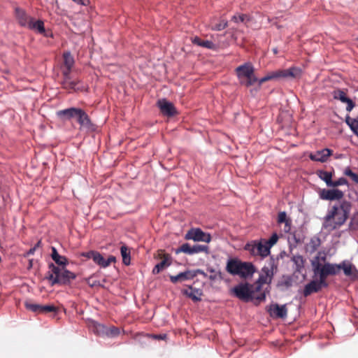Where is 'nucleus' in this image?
<instances>
[{
  "instance_id": "nucleus-30",
  "label": "nucleus",
  "mask_w": 358,
  "mask_h": 358,
  "mask_svg": "<svg viewBox=\"0 0 358 358\" xmlns=\"http://www.w3.org/2000/svg\"><path fill=\"white\" fill-rule=\"evenodd\" d=\"M64 62L67 69L65 71H69V73H70L71 69L74 64V59L69 52L64 54Z\"/></svg>"
},
{
  "instance_id": "nucleus-49",
  "label": "nucleus",
  "mask_w": 358,
  "mask_h": 358,
  "mask_svg": "<svg viewBox=\"0 0 358 358\" xmlns=\"http://www.w3.org/2000/svg\"><path fill=\"white\" fill-rule=\"evenodd\" d=\"M155 339H157V340H166V338H167V335L164 334H155V335H152V336Z\"/></svg>"
},
{
  "instance_id": "nucleus-38",
  "label": "nucleus",
  "mask_w": 358,
  "mask_h": 358,
  "mask_svg": "<svg viewBox=\"0 0 358 358\" xmlns=\"http://www.w3.org/2000/svg\"><path fill=\"white\" fill-rule=\"evenodd\" d=\"M279 238L278 235L276 233H274L272 234L271 238L268 240L266 239V244L267 245L268 248L271 250V248L276 244Z\"/></svg>"
},
{
  "instance_id": "nucleus-42",
  "label": "nucleus",
  "mask_w": 358,
  "mask_h": 358,
  "mask_svg": "<svg viewBox=\"0 0 358 358\" xmlns=\"http://www.w3.org/2000/svg\"><path fill=\"white\" fill-rule=\"evenodd\" d=\"M54 261L57 265L62 266H65L68 264V259L64 256L62 255L58 256Z\"/></svg>"
},
{
  "instance_id": "nucleus-45",
  "label": "nucleus",
  "mask_w": 358,
  "mask_h": 358,
  "mask_svg": "<svg viewBox=\"0 0 358 358\" xmlns=\"http://www.w3.org/2000/svg\"><path fill=\"white\" fill-rule=\"evenodd\" d=\"M289 220L287 218V214L285 212H280L278 215V223H285L287 222Z\"/></svg>"
},
{
  "instance_id": "nucleus-6",
  "label": "nucleus",
  "mask_w": 358,
  "mask_h": 358,
  "mask_svg": "<svg viewBox=\"0 0 358 358\" xmlns=\"http://www.w3.org/2000/svg\"><path fill=\"white\" fill-rule=\"evenodd\" d=\"M302 70L299 67H291L288 69L278 70L268 73L266 76L262 78V82H266L271 80H277L284 78H296L301 77Z\"/></svg>"
},
{
  "instance_id": "nucleus-5",
  "label": "nucleus",
  "mask_w": 358,
  "mask_h": 358,
  "mask_svg": "<svg viewBox=\"0 0 358 358\" xmlns=\"http://www.w3.org/2000/svg\"><path fill=\"white\" fill-rule=\"evenodd\" d=\"M324 266L325 268L329 270L331 273H328L329 275H335L338 274L341 269H342L344 272V274L346 276L351 277L352 278H358V270L348 261H343L341 264H331L329 262H324Z\"/></svg>"
},
{
  "instance_id": "nucleus-16",
  "label": "nucleus",
  "mask_w": 358,
  "mask_h": 358,
  "mask_svg": "<svg viewBox=\"0 0 358 358\" xmlns=\"http://www.w3.org/2000/svg\"><path fill=\"white\" fill-rule=\"evenodd\" d=\"M157 104L164 115L171 117L177 113L173 104L166 99H159Z\"/></svg>"
},
{
  "instance_id": "nucleus-1",
  "label": "nucleus",
  "mask_w": 358,
  "mask_h": 358,
  "mask_svg": "<svg viewBox=\"0 0 358 358\" xmlns=\"http://www.w3.org/2000/svg\"><path fill=\"white\" fill-rule=\"evenodd\" d=\"M276 271V260L271 257L268 261V266H264L259 272L258 279L252 285L248 282V302L250 301L257 306L265 301L266 293L264 286L271 284Z\"/></svg>"
},
{
  "instance_id": "nucleus-11",
  "label": "nucleus",
  "mask_w": 358,
  "mask_h": 358,
  "mask_svg": "<svg viewBox=\"0 0 358 358\" xmlns=\"http://www.w3.org/2000/svg\"><path fill=\"white\" fill-rule=\"evenodd\" d=\"M183 252L187 255H193L196 253L205 252L208 253V247L203 245H194L191 246L189 243H183L180 248L176 249V253Z\"/></svg>"
},
{
  "instance_id": "nucleus-12",
  "label": "nucleus",
  "mask_w": 358,
  "mask_h": 358,
  "mask_svg": "<svg viewBox=\"0 0 358 358\" xmlns=\"http://www.w3.org/2000/svg\"><path fill=\"white\" fill-rule=\"evenodd\" d=\"M83 256L86 257L88 259H92L93 261L99 264V266L105 268L108 266L112 262H115V257L113 256H110L106 260L103 258V257L98 252L96 251H90L85 254H83Z\"/></svg>"
},
{
  "instance_id": "nucleus-54",
  "label": "nucleus",
  "mask_w": 358,
  "mask_h": 358,
  "mask_svg": "<svg viewBox=\"0 0 358 358\" xmlns=\"http://www.w3.org/2000/svg\"><path fill=\"white\" fill-rule=\"evenodd\" d=\"M210 272L212 273V274L209 276V278L210 280H215L217 278V274L215 273L213 270H211Z\"/></svg>"
},
{
  "instance_id": "nucleus-4",
  "label": "nucleus",
  "mask_w": 358,
  "mask_h": 358,
  "mask_svg": "<svg viewBox=\"0 0 358 358\" xmlns=\"http://www.w3.org/2000/svg\"><path fill=\"white\" fill-rule=\"evenodd\" d=\"M76 275L64 268L56 266L53 263L49 264V271L46 278L50 282L51 285L56 284L66 285L76 279Z\"/></svg>"
},
{
  "instance_id": "nucleus-36",
  "label": "nucleus",
  "mask_w": 358,
  "mask_h": 358,
  "mask_svg": "<svg viewBox=\"0 0 358 358\" xmlns=\"http://www.w3.org/2000/svg\"><path fill=\"white\" fill-rule=\"evenodd\" d=\"M292 285V280L290 278L287 277L278 283V287L282 290L288 289Z\"/></svg>"
},
{
  "instance_id": "nucleus-35",
  "label": "nucleus",
  "mask_w": 358,
  "mask_h": 358,
  "mask_svg": "<svg viewBox=\"0 0 358 358\" xmlns=\"http://www.w3.org/2000/svg\"><path fill=\"white\" fill-rule=\"evenodd\" d=\"M120 332L119 328L115 326L107 327L105 336L110 338L116 337L120 334Z\"/></svg>"
},
{
  "instance_id": "nucleus-13",
  "label": "nucleus",
  "mask_w": 358,
  "mask_h": 358,
  "mask_svg": "<svg viewBox=\"0 0 358 358\" xmlns=\"http://www.w3.org/2000/svg\"><path fill=\"white\" fill-rule=\"evenodd\" d=\"M197 273H203L201 270L190 271L187 270L181 272L176 275H170L169 278L172 283L176 284L178 282H182L186 280H192L196 276Z\"/></svg>"
},
{
  "instance_id": "nucleus-23",
  "label": "nucleus",
  "mask_w": 358,
  "mask_h": 358,
  "mask_svg": "<svg viewBox=\"0 0 358 358\" xmlns=\"http://www.w3.org/2000/svg\"><path fill=\"white\" fill-rule=\"evenodd\" d=\"M270 310L271 314L275 315L277 317L284 318L287 316V310L285 305L274 304L271 306Z\"/></svg>"
},
{
  "instance_id": "nucleus-56",
  "label": "nucleus",
  "mask_w": 358,
  "mask_h": 358,
  "mask_svg": "<svg viewBox=\"0 0 358 358\" xmlns=\"http://www.w3.org/2000/svg\"><path fill=\"white\" fill-rule=\"evenodd\" d=\"M41 246V241H38L34 247H36V249H37L38 248H39Z\"/></svg>"
},
{
  "instance_id": "nucleus-51",
  "label": "nucleus",
  "mask_w": 358,
  "mask_h": 358,
  "mask_svg": "<svg viewBox=\"0 0 358 358\" xmlns=\"http://www.w3.org/2000/svg\"><path fill=\"white\" fill-rule=\"evenodd\" d=\"M291 229V221L288 220L285 222L284 231L288 233Z\"/></svg>"
},
{
  "instance_id": "nucleus-55",
  "label": "nucleus",
  "mask_w": 358,
  "mask_h": 358,
  "mask_svg": "<svg viewBox=\"0 0 358 358\" xmlns=\"http://www.w3.org/2000/svg\"><path fill=\"white\" fill-rule=\"evenodd\" d=\"M310 159H313V160L319 161L321 162H327V159L328 158H310Z\"/></svg>"
},
{
  "instance_id": "nucleus-47",
  "label": "nucleus",
  "mask_w": 358,
  "mask_h": 358,
  "mask_svg": "<svg viewBox=\"0 0 358 358\" xmlns=\"http://www.w3.org/2000/svg\"><path fill=\"white\" fill-rule=\"evenodd\" d=\"M233 20L236 22H243L244 20H245V15L244 14L235 15L233 17Z\"/></svg>"
},
{
  "instance_id": "nucleus-18",
  "label": "nucleus",
  "mask_w": 358,
  "mask_h": 358,
  "mask_svg": "<svg viewBox=\"0 0 358 358\" xmlns=\"http://www.w3.org/2000/svg\"><path fill=\"white\" fill-rule=\"evenodd\" d=\"M159 256L162 258V260L155 265L152 269L153 274H158L165 268L171 265V257L169 254L164 253L162 251H159Z\"/></svg>"
},
{
  "instance_id": "nucleus-40",
  "label": "nucleus",
  "mask_w": 358,
  "mask_h": 358,
  "mask_svg": "<svg viewBox=\"0 0 358 358\" xmlns=\"http://www.w3.org/2000/svg\"><path fill=\"white\" fill-rule=\"evenodd\" d=\"M348 183L347 180L345 178H340L337 180L331 181L329 187H336L341 185H343Z\"/></svg>"
},
{
  "instance_id": "nucleus-3",
  "label": "nucleus",
  "mask_w": 358,
  "mask_h": 358,
  "mask_svg": "<svg viewBox=\"0 0 358 358\" xmlns=\"http://www.w3.org/2000/svg\"><path fill=\"white\" fill-rule=\"evenodd\" d=\"M322 255V253L319 252L317 256L311 260L313 273L315 275L319 276V280H313L305 285L303 294L306 297L310 296L313 293L318 292L323 287H328L327 278L329 276L328 273H331V272L327 268H325L322 264V262H326L327 257L325 254H323V255Z\"/></svg>"
},
{
  "instance_id": "nucleus-22",
  "label": "nucleus",
  "mask_w": 358,
  "mask_h": 358,
  "mask_svg": "<svg viewBox=\"0 0 358 358\" xmlns=\"http://www.w3.org/2000/svg\"><path fill=\"white\" fill-rule=\"evenodd\" d=\"M15 16L19 24L22 27H27L32 18L27 15L24 10L20 8H15Z\"/></svg>"
},
{
  "instance_id": "nucleus-34",
  "label": "nucleus",
  "mask_w": 358,
  "mask_h": 358,
  "mask_svg": "<svg viewBox=\"0 0 358 358\" xmlns=\"http://www.w3.org/2000/svg\"><path fill=\"white\" fill-rule=\"evenodd\" d=\"M24 306L29 310H31L34 313H41V305L34 303L29 301H26L24 302Z\"/></svg>"
},
{
  "instance_id": "nucleus-50",
  "label": "nucleus",
  "mask_w": 358,
  "mask_h": 358,
  "mask_svg": "<svg viewBox=\"0 0 358 358\" xmlns=\"http://www.w3.org/2000/svg\"><path fill=\"white\" fill-rule=\"evenodd\" d=\"M60 255H59V253L57 252V250L55 248L52 247V254H51V257L53 260L56 259L58 256H59Z\"/></svg>"
},
{
  "instance_id": "nucleus-31",
  "label": "nucleus",
  "mask_w": 358,
  "mask_h": 358,
  "mask_svg": "<svg viewBox=\"0 0 358 358\" xmlns=\"http://www.w3.org/2000/svg\"><path fill=\"white\" fill-rule=\"evenodd\" d=\"M120 252L122 257L123 263L125 265H129L131 261L129 249L127 246L122 245L120 248Z\"/></svg>"
},
{
  "instance_id": "nucleus-20",
  "label": "nucleus",
  "mask_w": 358,
  "mask_h": 358,
  "mask_svg": "<svg viewBox=\"0 0 358 358\" xmlns=\"http://www.w3.org/2000/svg\"><path fill=\"white\" fill-rule=\"evenodd\" d=\"M80 108H69L64 110H60L57 112V115L59 118H63L64 120H69L71 118L77 117V115L80 111Z\"/></svg>"
},
{
  "instance_id": "nucleus-43",
  "label": "nucleus",
  "mask_w": 358,
  "mask_h": 358,
  "mask_svg": "<svg viewBox=\"0 0 358 358\" xmlns=\"http://www.w3.org/2000/svg\"><path fill=\"white\" fill-rule=\"evenodd\" d=\"M345 174L349 177L356 183H358V174L352 172L350 169L345 171Z\"/></svg>"
},
{
  "instance_id": "nucleus-25",
  "label": "nucleus",
  "mask_w": 358,
  "mask_h": 358,
  "mask_svg": "<svg viewBox=\"0 0 358 358\" xmlns=\"http://www.w3.org/2000/svg\"><path fill=\"white\" fill-rule=\"evenodd\" d=\"M90 329L94 334L99 336H105L107 326L96 322H93L90 325Z\"/></svg>"
},
{
  "instance_id": "nucleus-10",
  "label": "nucleus",
  "mask_w": 358,
  "mask_h": 358,
  "mask_svg": "<svg viewBox=\"0 0 358 358\" xmlns=\"http://www.w3.org/2000/svg\"><path fill=\"white\" fill-rule=\"evenodd\" d=\"M186 240H193L194 241H203L205 243H210L211 241V236L209 234L204 233L201 229L199 228H193L189 230L185 236Z\"/></svg>"
},
{
  "instance_id": "nucleus-28",
  "label": "nucleus",
  "mask_w": 358,
  "mask_h": 358,
  "mask_svg": "<svg viewBox=\"0 0 358 358\" xmlns=\"http://www.w3.org/2000/svg\"><path fill=\"white\" fill-rule=\"evenodd\" d=\"M236 73L238 80L241 84L246 83V63L242 64L236 69Z\"/></svg>"
},
{
  "instance_id": "nucleus-21",
  "label": "nucleus",
  "mask_w": 358,
  "mask_h": 358,
  "mask_svg": "<svg viewBox=\"0 0 358 358\" xmlns=\"http://www.w3.org/2000/svg\"><path fill=\"white\" fill-rule=\"evenodd\" d=\"M182 293L190 298L193 301L197 302L201 300L202 290L189 286L188 289L182 290Z\"/></svg>"
},
{
  "instance_id": "nucleus-46",
  "label": "nucleus",
  "mask_w": 358,
  "mask_h": 358,
  "mask_svg": "<svg viewBox=\"0 0 358 358\" xmlns=\"http://www.w3.org/2000/svg\"><path fill=\"white\" fill-rule=\"evenodd\" d=\"M199 46L213 49L215 47V44L212 41L206 40L202 41V43H199Z\"/></svg>"
},
{
  "instance_id": "nucleus-15",
  "label": "nucleus",
  "mask_w": 358,
  "mask_h": 358,
  "mask_svg": "<svg viewBox=\"0 0 358 358\" xmlns=\"http://www.w3.org/2000/svg\"><path fill=\"white\" fill-rule=\"evenodd\" d=\"M77 120L80 126V129H85L89 131L96 129L95 125L91 122L88 115L81 108L77 115Z\"/></svg>"
},
{
  "instance_id": "nucleus-17",
  "label": "nucleus",
  "mask_w": 358,
  "mask_h": 358,
  "mask_svg": "<svg viewBox=\"0 0 358 358\" xmlns=\"http://www.w3.org/2000/svg\"><path fill=\"white\" fill-rule=\"evenodd\" d=\"M332 95L334 99L340 100L342 103H347L346 110L351 111L355 107V104L346 96V93L341 90H336L332 92Z\"/></svg>"
},
{
  "instance_id": "nucleus-26",
  "label": "nucleus",
  "mask_w": 358,
  "mask_h": 358,
  "mask_svg": "<svg viewBox=\"0 0 358 358\" xmlns=\"http://www.w3.org/2000/svg\"><path fill=\"white\" fill-rule=\"evenodd\" d=\"M233 291L236 296L241 300L246 301V282L235 287Z\"/></svg>"
},
{
  "instance_id": "nucleus-2",
  "label": "nucleus",
  "mask_w": 358,
  "mask_h": 358,
  "mask_svg": "<svg viewBox=\"0 0 358 358\" xmlns=\"http://www.w3.org/2000/svg\"><path fill=\"white\" fill-rule=\"evenodd\" d=\"M351 207V203L346 200L334 205L323 219L322 229L328 232L339 229L348 219Z\"/></svg>"
},
{
  "instance_id": "nucleus-32",
  "label": "nucleus",
  "mask_w": 358,
  "mask_h": 358,
  "mask_svg": "<svg viewBox=\"0 0 358 358\" xmlns=\"http://www.w3.org/2000/svg\"><path fill=\"white\" fill-rule=\"evenodd\" d=\"M317 175L322 180L326 182L327 185L329 187L332 181V173L331 172L320 170L317 171Z\"/></svg>"
},
{
  "instance_id": "nucleus-48",
  "label": "nucleus",
  "mask_w": 358,
  "mask_h": 358,
  "mask_svg": "<svg viewBox=\"0 0 358 358\" xmlns=\"http://www.w3.org/2000/svg\"><path fill=\"white\" fill-rule=\"evenodd\" d=\"M76 4L86 6L90 4V0H72Z\"/></svg>"
},
{
  "instance_id": "nucleus-39",
  "label": "nucleus",
  "mask_w": 358,
  "mask_h": 358,
  "mask_svg": "<svg viewBox=\"0 0 358 358\" xmlns=\"http://www.w3.org/2000/svg\"><path fill=\"white\" fill-rule=\"evenodd\" d=\"M57 308L54 305H41V313H51V312H57Z\"/></svg>"
},
{
  "instance_id": "nucleus-7",
  "label": "nucleus",
  "mask_w": 358,
  "mask_h": 358,
  "mask_svg": "<svg viewBox=\"0 0 358 358\" xmlns=\"http://www.w3.org/2000/svg\"><path fill=\"white\" fill-rule=\"evenodd\" d=\"M226 271L232 275H239L246 278V262H241L238 258L229 259L226 265Z\"/></svg>"
},
{
  "instance_id": "nucleus-9",
  "label": "nucleus",
  "mask_w": 358,
  "mask_h": 358,
  "mask_svg": "<svg viewBox=\"0 0 358 358\" xmlns=\"http://www.w3.org/2000/svg\"><path fill=\"white\" fill-rule=\"evenodd\" d=\"M64 80L62 81V87L67 90L73 91H84L85 85L81 83L79 80H72L70 77L69 71H64Z\"/></svg>"
},
{
  "instance_id": "nucleus-33",
  "label": "nucleus",
  "mask_w": 358,
  "mask_h": 358,
  "mask_svg": "<svg viewBox=\"0 0 358 358\" xmlns=\"http://www.w3.org/2000/svg\"><path fill=\"white\" fill-rule=\"evenodd\" d=\"M346 123L349 125L353 132L358 136V115L355 118H346Z\"/></svg>"
},
{
  "instance_id": "nucleus-57",
  "label": "nucleus",
  "mask_w": 358,
  "mask_h": 358,
  "mask_svg": "<svg viewBox=\"0 0 358 358\" xmlns=\"http://www.w3.org/2000/svg\"><path fill=\"white\" fill-rule=\"evenodd\" d=\"M309 157H316V155H313V154H310Z\"/></svg>"
},
{
  "instance_id": "nucleus-53",
  "label": "nucleus",
  "mask_w": 358,
  "mask_h": 358,
  "mask_svg": "<svg viewBox=\"0 0 358 358\" xmlns=\"http://www.w3.org/2000/svg\"><path fill=\"white\" fill-rule=\"evenodd\" d=\"M36 247H33V248H30V249L27 251V256H29V255H34V252H35V251H36Z\"/></svg>"
},
{
  "instance_id": "nucleus-37",
  "label": "nucleus",
  "mask_w": 358,
  "mask_h": 358,
  "mask_svg": "<svg viewBox=\"0 0 358 358\" xmlns=\"http://www.w3.org/2000/svg\"><path fill=\"white\" fill-rule=\"evenodd\" d=\"M227 25V22H225L223 20H220L219 22H217V23H215V24L211 23V24H210L211 29L213 30H215V31L223 30L224 29L226 28Z\"/></svg>"
},
{
  "instance_id": "nucleus-24",
  "label": "nucleus",
  "mask_w": 358,
  "mask_h": 358,
  "mask_svg": "<svg viewBox=\"0 0 358 358\" xmlns=\"http://www.w3.org/2000/svg\"><path fill=\"white\" fill-rule=\"evenodd\" d=\"M27 27L31 29L37 31L40 34H44L45 31L44 23L42 20L34 21V19L31 18Z\"/></svg>"
},
{
  "instance_id": "nucleus-27",
  "label": "nucleus",
  "mask_w": 358,
  "mask_h": 358,
  "mask_svg": "<svg viewBox=\"0 0 358 358\" xmlns=\"http://www.w3.org/2000/svg\"><path fill=\"white\" fill-rule=\"evenodd\" d=\"M320 244L321 241L320 238L314 236L310 239V242L307 244L306 250L310 253H313L317 250Z\"/></svg>"
},
{
  "instance_id": "nucleus-8",
  "label": "nucleus",
  "mask_w": 358,
  "mask_h": 358,
  "mask_svg": "<svg viewBox=\"0 0 358 358\" xmlns=\"http://www.w3.org/2000/svg\"><path fill=\"white\" fill-rule=\"evenodd\" d=\"M248 250L253 256H260L265 258L271 253V250L266 244V239L261 238L259 241H252L248 243Z\"/></svg>"
},
{
  "instance_id": "nucleus-58",
  "label": "nucleus",
  "mask_w": 358,
  "mask_h": 358,
  "mask_svg": "<svg viewBox=\"0 0 358 358\" xmlns=\"http://www.w3.org/2000/svg\"><path fill=\"white\" fill-rule=\"evenodd\" d=\"M273 52H274L275 53H277V50H275V49L273 50Z\"/></svg>"
},
{
  "instance_id": "nucleus-41",
  "label": "nucleus",
  "mask_w": 358,
  "mask_h": 358,
  "mask_svg": "<svg viewBox=\"0 0 358 358\" xmlns=\"http://www.w3.org/2000/svg\"><path fill=\"white\" fill-rule=\"evenodd\" d=\"M317 155L320 157H330L333 155V150L329 148H324L317 151Z\"/></svg>"
},
{
  "instance_id": "nucleus-44",
  "label": "nucleus",
  "mask_w": 358,
  "mask_h": 358,
  "mask_svg": "<svg viewBox=\"0 0 358 358\" xmlns=\"http://www.w3.org/2000/svg\"><path fill=\"white\" fill-rule=\"evenodd\" d=\"M255 272L256 268L255 266L252 263L248 262V281Z\"/></svg>"
},
{
  "instance_id": "nucleus-52",
  "label": "nucleus",
  "mask_w": 358,
  "mask_h": 358,
  "mask_svg": "<svg viewBox=\"0 0 358 358\" xmlns=\"http://www.w3.org/2000/svg\"><path fill=\"white\" fill-rule=\"evenodd\" d=\"M192 43L199 46V43H202V41L197 36L192 38Z\"/></svg>"
},
{
  "instance_id": "nucleus-29",
  "label": "nucleus",
  "mask_w": 358,
  "mask_h": 358,
  "mask_svg": "<svg viewBox=\"0 0 358 358\" xmlns=\"http://www.w3.org/2000/svg\"><path fill=\"white\" fill-rule=\"evenodd\" d=\"M292 262L296 266V271L301 272L304 267L305 260L301 255H294L292 258Z\"/></svg>"
},
{
  "instance_id": "nucleus-19",
  "label": "nucleus",
  "mask_w": 358,
  "mask_h": 358,
  "mask_svg": "<svg viewBox=\"0 0 358 358\" xmlns=\"http://www.w3.org/2000/svg\"><path fill=\"white\" fill-rule=\"evenodd\" d=\"M262 78H259L255 73V69L251 64L248 62V86L257 84L258 87L264 83L262 82Z\"/></svg>"
},
{
  "instance_id": "nucleus-14",
  "label": "nucleus",
  "mask_w": 358,
  "mask_h": 358,
  "mask_svg": "<svg viewBox=\"0 0 358 358\" xmlns=\"http://www.w3.org/2000/svg\"><path fill=\"white\" fill-rule=\"evenodd\" d=\"M319 195L320 198L322 200L334 201L341 199L343 197L344 194L338 189H323L320 191Z\"/></svg>"
}]
</instances>
